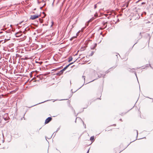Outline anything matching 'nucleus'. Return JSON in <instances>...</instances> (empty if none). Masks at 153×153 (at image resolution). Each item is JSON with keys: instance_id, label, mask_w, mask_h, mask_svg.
<instances>
[{"instance_id": "2", "label": "nucleus", "mask_w": 153, "mask_h": 153, "mask_svg": "<svg viewBox=\"0 0 153 153\" xmlns=\"http://www.w3.org/2000/svg\"><path fill=\"white\" fill-rule=\"evenodd\" d=\"M52 119L51 117H48L46 119L45 121V123L47 124L49 123Z\"/></svg>"}, {"instance_id": "1", "label": "nucleus", "mask_w": 153, "mask_h": 153, "mask_svg": "<svg viewBox=\"0 0 153 153\" xmlns=\"http://www.w3.org/2000/svg\"><path fill=\"white\" fill-rule=\"evenodd\" d=\"M39 15H32L30 17V19L32 20H34L36 19L37 18H38Z\"/></svg>"}, {"instance_id": "29", "label": "nucleus", "mask_w": 153, "mask_h": 153, "mask_svg": "<svg viewBox=\"0 0 153 153\" xmlns=\"http://www.w3.org/2000/svg\"><path fill=\"white\" fill-rule=\"evenodd\" d=\"M150 67L151 68H152V67L150 65Z\"/></svg>"}, {"instance_id": "15", "label": "nucleus", "mask_w": 153, "mask_h": 153, "mask_svg": "<svg viewBox=\"0 0 153 153\" xmlns=\"http://www.w3.org/2000/svg\"><path fill=\"white\" fill-rule=\"evenodd\" d=\"M130 72H134V71H133L131 70V69L129 71Z\"/></svg>"}, {"instance_id": "5", "label": "nucleus", "mask_w": 153, "mask_h": 153, "mask_svg": "<svg viewBox=\"0 0 153 153\" xmlns=\"http://www.w3.org/2000/svg\"><path fill=\"white\" fill-rule=\"evenodd\" d=\"M97 44H95L94 45H92L91 46V49H94L97 46Z\"/></svg>"}, {"instance_id": "14", "label": "nucleus", "mask_w": 153, "mask_h": 153, "mask_svg": "<svg viewBox=\"0 0 153 153\" xmlns=\"http://www.w3.org/2000/svg\"><path fill=\"white\" fill-rule=\"evenodd\" d=\"M97 7V5L96 4H95L94 5V9H96Z\"/></svg>"}, {"instance_id": "6", "label": "nucleus", "mask_w": 153, "mask_h": 153, "mask_svg": "<svg viewBox=\"0 0 153 153\" xmlns=\"http://www.w3.org/2000/svg\"><path fill=\"white\" fill-rule=\"evenodd\" d=\"M129 3V2L128 1L127 2V4H126V3L124 4L123 6H122V7H125V6H126V7H128V4Z\"/></svg>"}, {"instance_id": "26", "label": "nucleus", "mask_w": 153, "mask_h": 153, "mask_svg": "<svg viewBox=\"0 0 153 153\" xmlns=\"http://www.w3.org/2000/svg\"><path fill=\"white\" fill-rule=\"evenodd\" d=\"M120 121H122V119H120Z\"/></svg>"}, {"instance_id": "23", "label": "nucleus", "mask_w": 153, "mask_h": 153, "mask_svg": "<svg viewBox=\"0 0 153 153\" xmlns=\"http://www.w3.org/2000/svg\"><path fill=\"white\" fill-rule=\"evenodd\" d=\"M107 25H106L105 27L104 28H106V27H107Z\"/></svg>"}, {"instance_id": "7", "label": "nucleus", "mask_w": 153, "mask_h": 153, "mask_svg": "<svg viewBox=\"0 0 153 153\" xmlns=\"http://www.w3.org/2000/svg\"><path fill=\"white\" fill-rule=\"evenodd\" d=\"M72 56H70L68 58V62H70L72 60Z\"/></svg>"}, {"instance_id": "10", "label": "nucleus", "mask_w": 153, "mask_h": 153, "mask_svg": "<svg viewBox=\"0 0 153 153\" xmlns=\"http://www.w3.org/2000/svg\"><path fill=\"white\" fill-rule=\"evenodd\" d=\"M94 52L93 51L90 54L89 56H92L94 54Z\"/></svg>"}, {"instance_id": "20", "label": "nucleus", "mask_w": 153, "mask_h": 153, "mask_svg": "<svg viewBox=\"0 0 153 153\" xmlns=\"http://www.w3.org/2000/svg\"><path fill=\"white\" fill-rule=\"evenodd\" d=\"M134 73H135V75H136V76H137V74H136V72H135Z\"/></svg>"}, {"instance_id": "13", "label": "nucleus", "mask_w": 153, "mask_h": 153, "mask_svg": "<svg viewBox=\"0 0 153 153\" xmlns=\"http://www.w3.org/2000/svg\"><path fill=\"white\" fill-rule=\"evenodd\" d=\"M116 56H117V55H119L120 56V55H119V54L118 53H116ZM117 58H118V57H117Z\"/></svg>"}, {"instance_id": "12", "label": "nucleus", "mask_w": 153, "mask_h": 153, "mask_svg": "<svg viewBox=\"0 0 153 153\" xmlns=\"http://www.w3.org/2000/svg\"><path fill=\"white\" fill-rule=\"evenodd\" d=\"M85 76H82V78H83V79L84 80H85Z\"/></svg>"}, {"instance_id": "4", "label": "nucleus", "mask_w": 153, "mask_h": 153, "mask_svg": "<svg viewBox=\"0 0 153 153\" xmlns=\"http://www.w3.org/2000/svg\"><path fill=\"white\" fill-rule=\"evenodd\" d=\"M16 37H19L22 35L21 32H17L16 34Z\"/></svg>"}, {"instance_id": "24", "label": "nucleus", "mask_w": 153, "mask_h": 153, "mask_svg": "<svg viewBox=\"0 0 153 153\" xmlns=\"http://www.w3.org/2000/svg\"><path fill=\"white\" fill-rule=\"evenodd\" d=\"M42 7H40V8L41 9H42Z\"/></svg>"}, {"instance_id": "28", "label": "nucleus", "mask_w": 153, "mask_h": 153, "mask_svg": "<svg viewBox=\"0 0 153 153\" xmlns=\"http://www.w3.org/2000/svg\"><path fill=\"white\" fill-rule=\"evenodd\" d=\"M85 128H86V125H85Z\"/></svg>"}, {"instance_id": "3", "label": "nucleus", "mask_w": 153, "mask_h": 153, "mask_svg": "<svg viewBox=\"0 0 153 153\" xmlns=\"http://www.w3.org/2000/svg\"><path fill=\"white\" fill-rule=\"evenodd\" d=\"M74 62H72L69 64L68 65H67L63 69H62V71H65L71 65L73 64Z\"/></svg>"}, {"instance_id": "16", "label": "nucleus", "mask_w": 153, "mask_h": 153, "mask_svg": "<svg viewBox=\"0 0 153 153\" xmlns=\"http://www.w3.org/2000/svg\"><path fill=\"white\" fill-rule=\"evenodd\" d=\"M48 101V100H46V101H44V102H42L39 103V104H40V103H43L44 102H45L47 101Z\"/></svg>"}, {"instance_id": "21", "label": "nucleus", "mask_w": 153, "mask_h": 153, "mask_svg": "<svg viewBox=\"0 0 153 153\" xmlns=\"http://www.w3.org/2000/svg\"><path fill=\"white\" fill-rule=\"evenodd\" d=\"M145 4V3H144V2H142V4Z\"/></svg>"}, {"instance_id": "31", "label": "nucleus", "mask_w": 153, "mask_h": 153, "mask_svg": "<svg viewBox=\"0 0 153 153\" xmlns=\"http://www.w3.org/2000/svg\"><path fill=\"white\" fill-rule=\"evenodd\" d=\"M1 97V96L0 95V98Z\"/></svg>"}, {"instance_id": "30", "label": "nucleus", "mask_w": 153, "mask_h": 153, "mask_svg": "<svg viewBox=\"0 0 153 153\" xmlns=\"http://www.w3.org/2000/svg\"><path fill=\"white\" fill-rule=\"evenodd\" d=\"M45 5V4H44V6Z\"/></svg>"}, {"instance_id": "11", "label": "nucleus", "mask_w": 153, "mask_h": 153, "mask_svg": "<svg viewBox=\"0 0 153 153\" xmlns=\"http://www.w3.org/2000/svg\"><path fill=\"white\" fill-rule=\"evenodd\" d=\"M107 23V22H103L102 23L103 24V25H105V24Z\"/></svg>"}, {"instance_id": "19", "label": "nucleus", "mask_w": 153, "mask_h": 153, "mask_svg": "<svg viewBox=\"0 0 153 153\" xmlns=\"http://www.w3.org/2000/svg\"><path fill=\"white\" fill-rule=\"evenodd\" d=\"M89 149L87 151V152L86 153H89Z\"/></svg>"}, {"instance_id": "25", "label": "nucleus", "mask_w": 153, "mask_h": 153, "mask_svg": "<svg viewBox=\"0 0 153 153\" xmlns=\"http://www.w3.org/2000/svg\"><path fill=\"white\" fill-rule=\"evenodd\" d=\"M4 119L5 120H6V118H4Z\"/></svg>"}, {"instance_id": "9", "label": "nucleus", "mask_w": 153, "mask_h": 153, "mask_svg": "<svg viewBox=\"0 0 153 153\" xmlns=\"http://www.w3.org/2000/svg\"><path fill=\"white\" fill-rule=\"evenodd\" d=\"M63 71H62V70H61L60 72H59V74L60 75V74H62L63 73Z\"/></svg>"}, {"instance_id": "18", "label": "nucleus", "mask_w": 153, "mask_h": 153, "mask_svg": "<svg viewBox=\"0 0 153 153\" xmlns=\"http://www.w3.org/2000/svg\"><path fill=\"white\" fill-rule=\"evenodd\" d=\"M59 129H60V128H57V131H56V132H57L58 130H59Z\"/></svg>"}, {"instance_id": "17", "label": "nucleus", "mask_w": 153, "mask_h": 153, "mask_svg": "<svg viewBox=\"0 0 153 153\" xmlns=\"http://www.w3.org/2000/svg\"><path fill=\"white\" fill-rule=\"evenodd\" d=\"M136 131L137 133V136L138 135V131H137V130H136Z\"/></svg>"}, {"instance_id": "27", "label": "nucleus", "mask_w": 153, "mask_h": 153, "mask_svg": "<svg viewBox=\"0 0 153 153\" xmlns=\"http://www.w3.org/2000/svg\"><path fill=\"white\" fill-rule=\"evenodd\" d=\"M52 22V25H51V27L52 26V25H53V22Z\"/></svg>"}, {"instance_id": "8", "label": "nucleus", "mask_w": 153, "mask_h": 153, "mask_svg": "<svg viewBox=\"0 0 153 153\" xmlns=\"http://www.w3.org/2000/svg\"><path fill=\"white\" fill-rule=\"evenodd\" d=\"M90 140L91 141H92L93 140L94 141V136H92L90 138Z\"/></svg>"}, {"instance_id": "22", "label": "nucleus", "mask_w": 153, "mask_h": 153, "mask_svg": "<svg viewBox=\"0 0 153 153\" xmlns=\"http://www.w3.org/2000/svg\"><path fill=\"white\" fill-rule=\"evenodd\" d=\"M3 33L2 31L0 32V34L1 33Z\"/></svg>"}]
</instances>
